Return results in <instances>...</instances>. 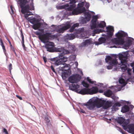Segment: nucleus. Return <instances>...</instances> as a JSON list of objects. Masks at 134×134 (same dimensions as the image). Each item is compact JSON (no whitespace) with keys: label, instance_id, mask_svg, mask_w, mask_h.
Listing matches in <instances>:
<instances>
[{"label":"nucleus","instance_id":"nucleus-1","mask_svg":"<svg viewBox=\"0 0 134 134\" xmlns=\"http://www.w3.org/2000/svg\"><path fill=\"white\" fill-rule=\"evenodd\" d=\"M128 52H123L119 53L118 55L119 60L120 63H118V62L116 58L114 57H111L110 56H107L105 59V62L107 63L108 65L107 66L108 69H111L114 67H115L116 65H118V67H120L122 71L123 72L127 70V73L129 78L128 79H125L127 81H131V74L132 73V70L128 68L129 65L127 63L126 59L127 58Z\"/></svg>","mask_w":134,"mask_h":134},{"label":"nucleus","instance_id":"nucleus-2","mask_svg":"<svg viewBox=\"0 0 134 134\" xmlns=\"http://www.w3.org/2000/svg\"><path fill=\"white\" fill-rule=\"evenodd\" d=\"M18 3L20 4L21 8V12L24 14L25 18L33 24L32 28L35 30H38L42 33L43 32V29H39L41 25V23L33 16H30L32 15V13L29 12V10L34 9L33 0H19Z\"/></svg>","mask_w":134,"mask_h":134},{"label":"nucleus","instance_id":"nucleus-3","mask_svg":"<svg viewBox=\"0 0 134 134\" xmlns=\"http://www.w3.org/2000/svg\"><path fill=\"white\" fill-rule=\"evenodd\" d=\"M84 105L88 109L93 110L96 106L97 108L102 107L104 109H106L110 107L112 105V102L108 100L107 101L99 99L97 97H93L90 99Z\"/></svg>","mask_w":134,"mask_h":134},{"label":"nucleus","instance_id":"nucleus-4","mask_svg":"<svg viewBox=\"0 0 134 134\" xmlns=\"http://www.w3.org/2000/svg\"><path fill=\"white\" fill-rule=\"evenodd\" d=\"M115 35L116 38L112 39L109 43V44H113L112 46H109L110 48L116 47L114 44H121L123 45L122 48L127 49L132 43V38L128 39L127 41L125 42L124 38L127 37V35L126 33L123 31H119Z\"/></svg>","mask_w":134,"mask_h":134},{"label":"nucleus","instance_id":"nucleus-5","mask_svg":"<svg viewBox=\"0 0 134 134\" xmlns=\"http://www.w3.org/2000/svg\"><path fill=\"white\" fill-rule=\"evenodd\" d=\"M107 29V34H103L102 37L98 40V42H96L91 38L88 40H85L81 44L80 46L83 47L86 46L91 44L95 43V45H98L104 43L109 39L110 37H111L113 34L114 31L113 27L111 26H108L106 27Z\"/></svg>","mask_w":134,"mask_h":134},{"label":"nucleus","instance_id":"nucleus-6","mask_svg":"<svg viewBox=\"0 0 134 134\" xmlns=\"http://www.w3.org/2000/svg\"><path fill=\"white\" fill-rule=\"evenodd\" d=\"M84 5L87 8H88L90 6L89 3L85 1L79 3L77 5V8H76L75 7L74 8V9H77L76 11H79L80 12L76 15L81 13H84V18L81 17L80 18L81 22L82 24L86 23L87 22L89 21L91 16L95 14V13L93 12L90 11L86 12L85 8L83 7Z\"/></svg>","mask_w":134,"mask_h":134},{"label":"nucleus","instance_id":"nucleus-7","mask_svg":"<svg viewBox=\"0 0 134 134\" xmlns=\"http://www.w3.org/2000/svg\"><path fill=\"white\" fill-rule=\"evenodd\" d=\"M75 30L76 31V32L74 34H67L65 36L64 38L66 40H72L75 37L79 38H86L88 37L89 36L87 34V31L85 30L84 27L79 28L77 30L75 29Z\"/></svg>","mask_w":134,"mask_h":134},{"label":"nucleus","instance_id":"nucleus-8","mask_svg":"<svg viewBox=\"0 0 134 134\" xmlns=\"http://www.w3.org/2000/svg\"><path fill=\"white\" fill-rule=\"evenodd\" d=\"M55 51L57 52H59L61 53L59 54L57 57L55 58L54 64L56 66L60 65H62L68 60V57L64 56L68 53L69 52L67 50H63L61 48H57L55 49Z\"/></svg>","mask_w":134,"mask_h":134},{"label":"nucleus","instance_id":"nucleus-9","mask_svg":"<svg viewBox=\"0 0 134 134\" xmlns=\"http://www.w3.org/2000/svg\"><path fill=\"white\" fill-rule=\"evenodd\" d=\"M35 33L38 36L39 39L41 42L45 43L47 42L48 40L50 39H54L57 38L58 35H52L49 32H46L45 34H42L41 33L36 31Z\"/></svg>","mask_w":134,"mask_h":134},{"label":"nucleus","instance_id":"nucleus-10","mask_svg":"<svg viewBox=\"0 0 134 134\" xmlns=\"http://www.w3.org/2000/svg\"><path fill=\"white\" fill-rule=\"evenodd\" d=\"M75 7V5L74 4L73 5L70 4V7L69 4H66L63 5L57 6L56 8L58 9H67V14L68 15H76L80 12L79 11H76L77 9H74Z\"/></svg>","mask_w":134,"mask_h":134},{"label":"nucleus","instance_id":"nucleus-11","mask_svg":"<svg viewBox=\"0 0 134 134\" xmlns=\"http://www.w3.org/2000/svg\"><path fill=\"white\" fill-rule=\"evenodd\" d=\"M92 16V19L91 21L90 25L91 29H93L94 28L99 27L103 28L106 26V23L104 21H101L100 23L97 21V19L99 17L98 15H93Z\"/></svg>","mask_w":134,"mask_h":134},{"label":"nucleus","instance_id":"nucleus-12","mask_svg":"<svg viewBox=\"0 0 134 134\" xmlns=\"http://www.w3.org/2000/svg\"><path fill=\"white\" fill-rule=\"evenodd\" d=\"M62 70L61 76L63 80H65L71 74L69 65L66 63H64L59 68Z\"/></svg>","mask_w":134,"mask_h":134},{"label":"nucleus","instance_id":"nucleus-13","mask_svg":"<svg viewBox=\"0 0 134 134\" xmlns=\"http://www.w3.org/2000/svg\"><path fill=\"white\" fill-rule=\"evenodd\" d=\"M130 120H126L122 125L124 129L129 133L134 134V125L133 124H129Z\"/></svg>","mask_w":134,"mask_h":134},{"label":"nucleus","instance_id":"nucleus-14","mask_svg":"<svg viewBox=\"0 0 134 134\" xmlns=\"http://www.w3.org/2000/svg\"><path fill=\"white\" fill-rule=\"evenodd\" d=\"M69 89L79 94H83V89L80 90V85L77 83L69 84Z\"/></svg>","mask_w":134,"mask_h":134},{"label":"nucleus","instance_id":"nucleus-15","mask_svg":"<svg viewBox=\"0 0 134 134\" xmlns=\"http://www.w3.org/2000/svg\"><path fill=\"white\" fill-rule=\"evenodd\" d=\"M82 91H83V94H93L97 92L98 88L97 87H93L90 88H84Z\"/></svg>","mask_w":134,"mask_h":134},{"label":"nucleus","instance_id":"nucleus-16","mask_svg":"<svg viewBox=\"0 0 134 134\" xmlns=\"http://www.w3.org/2000/svg\"><path fill=\"white\" fill-rule=\"evenodd\" d=\"M71 26V24L70 22H67L61 25L58 26V28L59 29L57 30L56 31L58 32L63 33L65 30L69 28Z\"/></svg>","mask_w":134,"mask_h":134},{"label":"nucleus","instance_id":"nucleus-17","mask_svg":"<svg viewBox=\"0 0 134 134\" xmlns=\"http://www.w3.org/2000/svg\"><path fill=\"white\" fill-rule=\"evenodd\" d=\"M81 79V76L77 74L69 76L68 78L69 82L71 83H76L80 81Z\"/></svg>","mask_w":134,"mask_h":134},{"label":"nucleus","instance_id":"nucleus-18","mask_svg":"<svg viewBox=\"0 0 134 134\" xmlns=\"http://www.w3.org/2000/svg\"><path fill=\"white\" fill-rule=\"evenodd\" d=\"M119 85L114 87L115 91H120L123 86H125L126 84L124 79L121 77L120 78L119 80Z\"/></svg>","mask_w":134,"mask_h":134},{"label":"nucleus","instance_id":"nucleus-19","mask_svg":"<svg viewBox=\"0 0 134 134\" xmlns=\"http://www.w3.org/2000/svg\"><path fill=\"white\" fill-rule=\"evenodd\" d=\"M45 45V47L47 51L50 52H53L55 51L54 49V43L52 42H49V40L47 42Z\"/></svg>","mask_w":134,"mask_h":134},{"label":"nucleus","instance_id":"nucleus-20","mask_svg":"<svg viewBox=\"0 0 134 134\" xmlns=\"http://www.w3.org/2000/svg\"><path fill=\"white\" fill-rule=\"evenodd\" d=\"M67 44H68V46L67 47V48L68 49V50L67 49H65L64 47H58V48H62L64 50H67L69 52L68 53L66 54H69L70 52H72L73 51H74L75 50V47L74 45L72 44H71L70 43H67Z\"/></svg>","mask_w":134,"mask_h":134},{"label":"nucleus","instance_id":"nucleus-21","mask_svg":"<svg viewBox=\"0 0 134 134\" xmlns=\"http://www.w3.org/2000/svg\"><path fill=\"white\" fill-rule=\"evenodd\" d=\"M87 81L90 83L92 84H93L95 85H97L98 86H103V84L102 83H99L97 84L96 83V82L95 81H92L90 79L89 77H87Z\"/></svg>","mask_w":134,"mask_h":134},{"label":"nucleus","instance_id":"nucleus-22","mask_svg":"<svg viewBox=\"0 0 134 134\" xmlns=\"http://www.w3.org/2000/svg\"><path fill=\"white\" fill-rule=\"evenodd\" d=\"M126 121V120H125L124 118L121 117L118 118L117 120V122L120 125H122V126Z\"/></svg>","mask_w":134,"mask_h":134},{"label":"nucleus","instance_id":"nucleus-23","mask_svg":"<svg viewBox=\"0 0 134 134\" xmlns=\"http://www.w3.org/2000/svg\"><path fill=\"white\" fill-rule=\"evenodd\" d=\"M112 93V91L109 90H108L104 92V95L107 97H110Z\"/></svg>","mask_w":134,"mask_h":134},{"label":"nucleus","instance_id":"nucleus-24","mask_svg":"<svg viewBox=\"0 0 134 134\" xmlns=\"http://www.w3.org/2000/svg\"><path fill=\"white\" fill-rule=\"evenodd\" d=\"M129 109V107L128 106L125 105L122 108L121 111L123 113H125L128 111Z\"/></svg>","mask_w":134,"mask_h":134},{"label":"nucleus","instance_id":"nucleus-25","mask_svg":"<svg viewBox=\"0 0 134 134\" xmlns=\"http://www.w3.org/2000/svg\"><path fill=\"white\" fill-rule=\"evenodd\" d=\"M79 25V23H76L74 24L72 26L69 31L70 32H73L75 28V27L78 26Z\"/></svg>","mask_w":134,"mask_h":134},{"label":"nucleus","instance_id":"nucleus-26","mask_svg":"<svg viewBox=\"0 0 134 134\" xmlns=\"http://www.w3.org/2000/svg\"><path fill=\"white\" fill-rule=\"evenodd\" d=\"M103 30L102 29H97L94 30L93 31V34H92L93 36H94V34H98L100 32H102Z\"/></svg>","mask_w":134,"mask_h":134},{"label":"nucleus","instance_id":"nucleus-27","mask_svg":"<svg viewBox=\"0 0 134 134\" xmlns=\"http://www.w3.org/2000/svg\"><path fill=\"white\" fill-rule=\"evenodd\" d=\"M82 84L83 86L85 87H89V85L85 81H83L82 82Z\"/></svg>","mask_w":134,"mask_h":134},{"label":"nucleus","instance_id":"nucleus-28","mask_svg":"<svg viewBox=\"0 0 134 134\" xmlns=\"http://www.w3.org/2000/svg\"><path fill=\"white\" fill-rule=\"evenodd\" d=\"M121 106L119 102H117L115 103L114 106L112 107V108L113 109L115 107H120Z\"/></svg>","mask_w":134,"mask_h":134},{"label":"nucleus","instance_id":"nucleus-29","mask_svg":"<svg viewBox=\"0 0 134 134\" xmlns=\"http://www.w3.org/2000/svg\"><path fill=\"white\" fill-rule=\"evenodd\" d=\"M116 128L117 130L121 132L122 134H125L122 131V130L120 128L117 126H116Z\"/></svg>","mask_w":134,"mask_h":134},{"label":"nucleus","instance_id":"nucleus-30","mask_svg":"<svg viewBox=\"0 0 134 134\" xmlns=\"http://www.w3.org/2000/svg\"><path fill=\"white\" fill-rule=\"evenodd\" d=\"M21 36H22V40L23 42V43H22V46H23V47L24 48V49L25 47V46H24V36H23V35L22 33V34Z\"/></svg>","mask_w":134,"mask_h":134},{"label":"nucleus","instance_id":"nucleus-31","mask_svg":"<svg viewBox=\"0 0 134 134\" xmlns=\"http://www.w3.org/2000/svg\"><path fill=\"white\" fill-rule=\"evenodd\" d=\"M0 40L1 42V45L3 49V50H4V51H5V49L4 46L3 45V43L2 41V40L1 39H0Z\"/></svg>","mask_w":134,"mask_h":134},{"label":"nucleus","instance_id":"nucleus-32","mask_svg":"<svg viewBox=\"0 0 134 134\" xmlns=\"http://www.w3.org/2000/svg\"><path fill=\"white\" fill-rule=\"evenodd\" d=\"M10 8H11V12H10V14L11 15H12V14H13L14 13V11L13 10V7L12 6H10Z\"/></svg>","mask_w":134,"mask_h":134},{"label":"nucleus","instance_id":"nucleus-33","mask_svg":"<svg viewBox=\"0 0 134 134\" xmlns=\"http://www.w3.org/2000/svg\"><path fill=\"white\" fill-rule=\"evenodd\" d=\"M9 69L10 73L11 72V70L12 69V64H10L9 65Z\"/></svg>","mask_w":134,"mask_h":134},{"label":"nucleus","instance_id":"nucleus-34","mask_svg":"<svg viewBox=\"0 0 134 134\" xmlns=\"http://www.w3.org/2000/svg\"><path fill=\"white\" fill-rule=\"evenodd\" d=\"M79 111L80 113H85V111L84 110L82 109H80L79 110Z\"/></svg>","mask_w":134,"mask_h":134},{"label":"nucleus","instance_id":"nucleus-35","mask_svg":"<svg viewBox=\"0 0 134 134\" xmlns=\"http://www.w3.org/2000/svg\"><path fill=\"white\" fill-rule=\"evenodd\" d=\"M45 119L47 122H49L50 120L47 117H46Z\"/></svg>","mask_w":134,"mask_h":134},{"label":"nucleus","instance_id":"nucleus-36","mask_svg":"<svg viewBox=\"0 0 134 134\" xmlns=\"http://www.w3.org/2000/svg\"><path fill=\"white\" fill-rule=\"evenodd\" d=\"M51 69L52 70V71L53 72H55V70H54V69L53 67V66L52 65L51 66Z\"/></svg>","mask_w":134,"mask_h":134},{"label":"nucleus","instance_id":"nucleus-37","mask_svg":"<svg viewBox=\"0 0 134 134\" xmlns=\"http://www.w3.org/2000/svg\"><path fill=\"white\" fill-rule=\"evenodd\" d=\"M16 96L20 100H21L22 99V98L21 97H20L17 95H16Z\"/></svg>","mask_w":134,"mask_h":134},{"label":"nucleus","instance_id":"nucleus-38","mask_svg":"<svg viewBox=\"0 0 134 134\" xmlns=\"http://www.w3.org/2000/svg\"><path fill=\"white\" fill-rule=\"evenodd\" d=\"M43 59L45 63H46L47 61L46 58L45 57H43Z\"/></svg>","mask_w":134,"mask_h":134},{"label":"nucleus","instance_id":"nucleus-39","mask_svg":"<svg viewBox=\"0 0 134 134\" xmlns=\"http://www.w3.org/2000/svg\"><path fill=\"white\" fill-rule=\"evenodd\" d=\"M74 64L75 65L76 67H77L78 65V63L77 62H75L74 63Z\"/></svg>","mask_w":134,"mask_h":134},{"label":"nucleus","instance_id":"nucleus-40","mask_svg":"<svg viewBox=\"0 0 134 134\" xmlns=\"http://www.w3.org/2000/svg\"><path fill=\"white\" fill-rule=\"evenodd\" d=\"M131 66L133 67V66H134V63H131L130 64Z\"/></svg>","mask_w":134,"mask_h":134},{"label":"nucleus","instance_id":"nucleus-41","mask_svg":"<svg viewBox=\"0 0 134 134\" xmlns=\"http://www.w3.org/2000/svg\"><path fill=\"white\" fill-rule=\"evenodd\" d=\"M98 91V92L100 93H102L103 92V90H100L99 91Z\"/></svg>","mask_w":134,"mask_h":134},{"label":"nucleus","instance_id":"nucleus-42","mask_svg":"<svg viewBox=\"0 0 134 134\" xmlns=\"http://www.w3.org/2000/svg\"><path fill=\"white\" fill-rule=\"evenodd\" d=\"M130 107L131 108L133 109V108L134 107H133V105H130Z\"/></svg>","mask_w":134,"mask_h":134},{"label":"nucleus","instance_id":"nucleus-43","mask_svg":"<svg viewBox=\"0 0 134 134\" xmlns=\"http://www.w3.org/2000/svg\"><path fill=\"white\" fill-rule=\"evenodd\" d=\"M107 1L108 2V3H109L111 1V0H107Z\"/></svg>","mask_w":134,"mask_h":134},{"label":"nucleus","instance_id":"nucleus-44","mask_svg":"<svg viewBox=\"0 0 134 134\" xmlns=\"http://www.w3.org/2000/svg\"><path fill=\"white\" fill-rule=\"evenodd\" d=\"M133 69V73L134 74V67H133L132 68Z\"/></svg>","mask_w":134,"mask_h":134},{"label":"nucleus","instance_id":"nucleus-45","mask_svg":"<svg viewBox=\"0 0 134 134\" xmlns=\"http://www.w3.org/2000/svg\"><path fill=\"white\" fill-rule=\"evenodd\" d=\"M7 40L8 41H9V43L10 44V41H9V40H8V39H7Z\"/></svg>","mask_w":134,"mask_h":134},{"label":"nucleus","instance_id":"nucleus-46","mask_svg":"<svg viewBox=\"0 0 134 134\" xmlns=\"http://www.w3.org/2000/svg\"><path fill=\"white\" fill-rule=\"evenodd\" d=\"M132 52L134 54V49L132 51Z\"/></svg>","mask_w":134,"mask_h":134},{"label":"nucleus","instance_id":"nucleus-47","mask_svg":"<svg viewBox=\"0 0 134 134\" xmlns=\"http://www.w3.org/2000/svg\"><path fill=\"white\" fill-rule=\"evenodd\" d=\"M80 73L81 74H82L83 73L81 71H80Z\"/></svg>","mask_w":134,"mask_h":134},{"label":"nucleus","instance_id":"nucleus-48","mask_svg":"<svg viewBox=\"0 0 134 134\" xmlns=\"http://www.w3.org/2000/svg\"><path fill=\"white\" fill-rule=\"evenodd\" d=\"M109 120L110 121H111V119H109Z\"/></svg>","mask_w":134,"mask_h":134},{"label":"nucleus","instance_id":"nucleus-49","mask_svg":"<svg viewBox=\"0 0 134 134\" xmlns=\"http://www.w3.org/2000/svg\"><path fill=\"white\" fill-rule=\"evenodd\" d=\"M114 70H116V69H114Z\"/></svg>","mask_w":134,"mask_h":134},{"label":"nucleus","instance_id":"nucleus-50","mask_svg":"<svg viewBox=\"0 0 134 134\" xmlns=\"http://www.w3.org/2000/svg\"><path fill=\"white\" fill-rule=\"evenodd\" d=\"M54 26V25H52V26Z\"/></svg>","mask_w":134,"mask_h":134},{"label":"nucleus","instance_id":"nucleus-51","mask_svg":"<svg viewBox=\"0 0 134 134\" xmlns=\"http://www.w3.org/2000/svg\"><path fill=\"white\" fill-rule=\"evenodd\" d=\"M73 57H74L75 58V56H73Z\"/></svg>","mask_w":134,"mask_h":134}]
</instances>
